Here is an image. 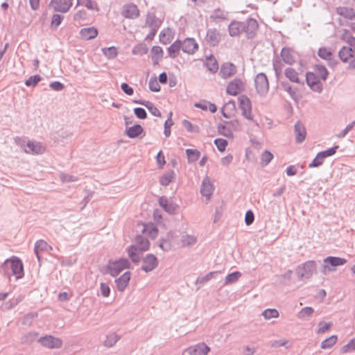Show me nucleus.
<instances>
[{
	"instance_id": "obj_1",
	"label": "nucleus",
	"mask_w": 355,
	"mask_h": 355,
	"mask_svg": "<svg viewBox=\"0 0 355 355\" xmlns=\"http://www.w3.org/2000/svg\"><path fill=\"white\" fill-rule=\"evenodd\" d=\"M150 248V242L143 235L138 234L135 238V243L126 248L128 257L134 263H138L141 261L144 252L148 251Z\"/></svg>"
},
{
	"instance_id": "obj_2",
	"label": "nucleus",
	"mask_w": 355,
	"mask_h": 355,
	"mask_svg": "<svg viewBox=\"0 0 355 355\" xmlns=\"http://www.w3.org/2000/svg\"><path fill=\"white\" fill-rule=\"evenodd\" d=\"M131 263L127 258H120L116 260L110 259L105 267V273L109 274L112 277H116L123 270L129 269Z\"/></svg>"
},
{
	"instance_id": "obj_3",
	"label": "nucleus",
	"mask_w": 355,
	"mask_h": 355,
	"mask_svg": "<svg viewBox=\"0 0 355 355\" xmlns=\"http://www.w3.org/2000/svg\"><path fill=\"white\" fill-rule=\"evenodd\" d=\"M257 21L252 17H248L241 21V34L244 33L247 39H253L258 31Z\"/></svg>"
},
{
	"instance_id": "obj_4",
	"label": "nucleus",
	"mask_w": 355,
	"mask_h": 355,
	"mask_svg": "<svg viewBox=\"0 0 355 355\" xmlns=\"http://www.w3.org/2000/svg\"><path fill=\"white\" fill-rule=\"evenodd\" d=\"M316 270V263L314 261H307L296 268V274L300 279L310 278Z\"/></svg>"
},
{
	"instance_id": "obj_5",
	"label": "nucleus",
	"mask_w": 355,
	"mask_h": 355,
	"mask_svg": "<svg viewBox=\"0 0 355 355\" xmlns=\"http://www.w3.org/2000/svg\"><path fill=\"white\" fill-rule=\"evenodd\" d=\"M254 85L257 94L260 96H265L269 90V82L266 73L261 72L254 78Z\"/></svg>"
},
{
	"instance_id": "obj_6",
	"label": "nucleus",
	"mask_w": 355,
	"mask_h": 355,
	"mask_svg": "<svg viewBox=\"0 0 355 355\" xmlns=\"http://www.w3.org/2000/svg\"><path fill=\"white\" fill-rule=\"evenodd\" d=\"M8 261V268L10 270V272H12L13 275L16 276V279H19L24 277V265L21 260L18 258L13 257L10 259H7Z\"/></svg>"
},
{
	"instance_id": "obj_7",
	"label": "nucleus",
	"mask_w": 355,
	"mask_h": 355,
	"mask_svg": "<svg viewBox=\"0 0 355 355\" xmlns=\"http://www.w3.org/2000/svg\"><path fill=\"white\" fill-rule=\"evenodd\" d=\"M40 343L43 347L49 349H59L62 346V340L60 338H55L51 335H46L38 339Z\"/></svg>"
},
{
	"instance_id": "obj_8",
	"label": "nucleus",
	"mask_w": 355,
	"mask_h": 355,
	"mask_svg": "<svg viewBox=\"0 0 355 355\" xmlns=\"http://www.w3.org/2000/svg\"><path fill=\"white\" fill-rule=\"evenodd\" d=\"M239 108L242 111V115L250 121L253 120L252 115V104L250 98L245 95H241L239 97Z\"/></svg>"
},
{
	"instance_id": "obj_9",
	"label": "nucleus",
	"mask_w": 355,
	"mask_h": 355,
	"mask_svg": "<svg viewBox=\"0 0 355 355\" xmlns=\"http://www.w3.org/2000/svg\"><path fill=\"white\" fill-rule=\"evenodd\" d=\"M143 265L141 270L145 272H149L154 270L158 266L159 261L157 258L153 254H148L142 259Z\"/></svg>"
},
{
	"instance_id": "obj_10",
	"label": "nucleus",
	"mask_w": 355,
	"mask_h": 355,
	"mask_svg": "<svg viewBox=\"0 0 355 355\" xmlns=\"http://www.w3.org/2000/svg\"><path fill=\"white\" fill-rule=\"evenodd\" d=\"M306 82L308 86L314 92H321L322 91V85L320 78L314 72L308 71L306 73Z\"/></svg>"
},
{
	"instance_id": "obj_11",
	"label": "nucleus",
	"mask_w": 355,
	"mask_h": 355,
	"mask_svg": "<svg viewBox=\"0 0 355 355\" xmlns=\"http://www.w3.org/2000/svg\"><path fill=\"white\" fill-rule=\"evenodd\" d=\"M210 348L205 343H200L186 349L182 355H207Z\"/></svg>"
},
{
	"instance_id": "obj_12",
	"label": "nucleus",
	"mask_w": 355,
	"mask_h": 355,
	"mask_svg": "<svg viewBox=\"0 0 355 355\" xmlns=\"http://www.w3.org/2000/svg\"><path fill=\"white\" fill-rule=\"evenodd\" d=\"M159 205L163 209L170 214H175L179 208L178 205L173 200H169L166 196H161L159 200Z\"/></svg>"
},
{
	"instance_id": "obj_13",
	"label": "nucleus",
	"mask_w": 355,
	"mask_h": 355,
	"mask_svg": "<svg viewBox=\"0 0 355 355\" xmlns=\"http://www.w3.org/2000/svg\"><path fill=\"white\" fill-rule=\"evenodd\" d=\"M243 90V83L240 78H235L230 81L226 88L227 93L232 96H236Z\"/></svg>"
},
{
	"instance_id": "obj_14",
	"label": "nucleus",
	"mask_w": 355,
	"mask_h": 355,
	"mask_svg": "<svg viewBox=\"0 0 355 355\" xmlns=\"http://www.w3.org/2000/svg\"><path fill=\"white\" fill-rule=\"evenodd\" d=\"M182 50L189 55L194 54L198 49V44L192 37H187L182 41Z\"/></svg>"
},
{
	"instance_id": "obj_15",
	"label": "nucleus",
	"mask_w": 355,
	"mask_h": 355,
	"mask_svg": "<svg viewBox=\"0 0 355 355\" xmlns=\"http://www.w3.org/2000/svg\"><path fill=\"white\" fill-rule=\"evenodd\" d=\"M205 41L210 46H217L220 41V35L216 28H209L207 31Z\"/></svg>"
},
{
	"instance_id": "obj_16",
	"label": "nucleus",
	"mask_w": 355,
	"mask_h": 355,
	"mask_svg": "<svg viewBox=\"0 0 355 355\" xmlns=\"http://www.w3.org/2000/svg\"><path fill=\"white\" fill-rule=\"evenodd\" d=\"M52 250V247L47 243L45 241L40 239L35 242L34 246V252L37 257L39 263H41L42 257L41 253L43 252H48Z\"/></svg>"
},
{
	"instance_id": "obj_17",
	"label": "nucleus",
	"mask_w": 355,
	"mask_h": 355,
	"mask_svg": "<svg viewBox=\"0 0 355 355\" xmlns=\"http://www.w3.org/2000/svg\"><path fill=\"white\" fill-rule=\"evenodd\" d=\"M347 263V260L344 258L338 257H327L324 259V265L323 267L324 268H328V270H333L334 269L330 268L329 266L331 267H337L339 266H343Z\"/></svg>"
},
{
	"instance_id": "obj_18",
	"label": "nucleus",
	"mask_w": 355,
	"mask_h": 355,
	"mask_svg": "<svg viewBox=\"0 0 355 355\" xmlns=\"http://www.w3.org/2000/svg\"><path fill=\"white\" fill-rule=\"evenodd\" d=\"M280 58H282L284 63L292 65L295 62V57L293 50L290 47H283L280 52Z\"/></svg>"
},
{
	"instance_id": "obj_19",
	"label": "nucleus",
	"mask_w": 355,
	"mask_h": 355,
	"mask_svg": "<svg viewBox=\"0 0 355 355\" xmlns=\"http://www.w3.org/2000/svg\"><path fill=\"white\" fill-rule=\"evenodd\" d=\"M131 278V272L130 271L125 272L119 277L116 278L114 282L119 291L123 292L128 286Z\"/></svg>"
},
{
	"instance_id": "obj_20",
	"label": "nucleus",
	"mask_w": 355,
	"mask_h": 355,
	"mask_svg": "<svg viewBox=\"0 0 355 355\" xmlns=\"http://www.w3.org/2000/svg\"><path fill=\"white\" fill-rule=\"evenodd\" d=\"M26 146L28 149L24 150V152L26 154L41 155L45 151V147L40 142L28 141L26 143Z\"/></svg>"
},
{
	"instance_id": "obj_21",
	"label": "nucleus",
	"mask_w": 355,
	"mask_h": 355,
	"mask_svg": "<svg viewBox=\"0 0 355 355\" xmlns=\"http://www.w3.org/2000/svg\"><path fill=\"white\" fill-rule=\"evenodd\" d=\"M122 15L125 18L136 19L139 15V10L134 3H128L124 6Z\"/></svg>"
},
{
	"instance_id": "obj_22",
	"label": "nucleus",
	"mask_w": 355,
	"mask_h": 355,
	"mask_svg": "<svg viewBox=\"0 0 355 355\" xmlns=\"http://www.w3.org/2000/svg\"><path fill=\"white\" fill-rule=\"evenodd\" d=\"M162 20L157 17L154 12H148L146 15L145 26L158 30L162 24Z\"/></svg>"
},
{
	"instance_id": "obj_23",
	"label": "nucleus",
	"mask_w": 355,
	"mask_h": 355,
	"mask_svg": "<svg viewBox=\"0 0 355 355\" xmlns=\"http://www.w3.org/2000/svg\"><path fill=\"white\" fill-rule=\"evenodd\" d=\"M294 132L295 135V141L300 144L305 140L306 130L304 125L300 121H297L294 125Z\"/></svg>"
},
{
	"instance_id": "obj_24",
	"label": "nucleus",
	"mask_w": 355,
	"mask_h": 355,
	"mask_svg": "<svg viewBox=\"0 0 355 355\" xmlns=\"http://www.w3.org/2000/svg\"><path fill=\"white\" fill-rule=\"evenodd\" d=\"M236 72V67L234 64L230 62L223 64L220 69V75L225 79L234 76Z\"/></svg>"
},
{
	"instance_id": "obj_25",
	"label": "nucleus",
	"mask_w": 355,
	"mask_h": 355,
	"mask_svg": "<svg viewBox=\"0 0 355 355\" xmlns=\"http://www.w3.org/2000/svg\"><path fill=\"white\" fill-rule=\"evenodd\" d=\"M214 191L213 184L211 182L209 177H206L203 179L201 188L200 193L203 196H205L207 199H209L211 196L212 195Z\"/></svg>"
},
{
	"instance_id": "obj_26",
	"label": "nucleus",
	"mask_w": 355,
	"mask_h": 355,
	"mask_svg": "<svg viewBox=\"0 0 355 355\" xmlns=\"http://www.w3.org/2000/svg\"><path fill=\"white\" fill-rule=\"evenodd\" d=\"M133 103L145 106L148 110L155 116L160 117L161 112L155 107L153 103L145 100H133Z\"/></svg>"
},
{
	"instance_id": "obj_27",
	"label": "nucleus",
	"mask_w": 355,
	"mask_h": 355,
	"mask_svg": "<svg viewBox=\"0 0 355 355\" xmlns=\"http://www.w3.org/2000/svg\"><path fill=\"white\" fill-rule=\"evenodd\" d=\"M182 46V40H176L167 48L168 56L173 59L176 58L180 54Z\"/></svg>"
},
{
	"instance_id": "obj_28",
	"label": "nucleus",
	"mask_w": 355,
	"mask_h": 355,
	"mask_svg": "<svg viewBox=\"0 0 355 355\" xmlns=\"http://www.w3.org/2000/svg\"><path fill=\"white\" fill-rule=\"evenodd\" d=\"M80 35L83 40H92L98 35V30L94 26L83 28L80 31Z\"/></svg>"
},
{
	"instance_id": "obj_29",
	"label": "nucleus",
	"mask_w": 355,
	"mask_h": 355,
	"mask_svg": "<svg viewBox=\"0 0 355 355\" xmlns=\"http://www.w3.org/2000/svg\"><path fill=\"white\" fill-rule=\"evenodd\" d=\"M143 132L141 125L135 124L131 127H127L125 133L129 138L134 139L139 137Z\"/></svg>"
},
{
	"instance_id": "obj_30",
	"label": "nucleus",
	"mask_w": 355,
	"mask_h": 355,
	"mask_svg": "<svg viewBox=\"0 0 355 355\" xmlns=\"http://www.w3.org/2000/svg\"><path fill=\"white\" fill-rule=\"evenodd\" d=\"M229 35L231 37H238L241 35V21L233 20L228 26Z\"/></svg>"
},
{
	"instance_id": "obj_31",
	"label": "nucleus",
	"mask_w": 355,
	"mask_h": 355,
	"mask_svg": "<svg viewBox=\"0 0 355 355\" xmlns=\"http://www.w3.org/2000/svg\"><path fill=\"white\" fill-rule=\"evenodd\" d=\"M285 76L291 82L304 85V81H301L299 78V73L297 71L291 67H288L284 71Z\"/></svg>"
},
{
	"instance_id": "obj_32",
	"label": "nucleus",
	"mask_w": 355,
	"mask_h": 355,
	"mask_svg": "<svg viewBox=\"0 0 355 355\" xmlns=\"http://www.w3.org/2000/svg\"><path fill=\"white\" fill-rule=\"evenodd\" d=\"M336 13L347 19H353L355 17V12L353 8L345 6L336 8Z\"/></svg>"
},
{
	"instance_id": "obj_33",
	"label": "nucleus",
	"mask_w": 355,
	"mask_h": 355,
	"mask_svg": "<svg viewBox=\"0 0 355 355\" xmlns=\"http://www.w3.org/2000/svg\"><path fill=\"white\" fill-rule=\"evenodd\" d=\"M207 69L212 73H215L218 70V64L213 55H210L206 58V62L204 64Z\"/></svg>"
},
{
	"instance_id": "obj_34",
	"label": "nucleus",
	"mask_w": 355,
	"mask_h": 355,
	"mask_svg": "<svg viewBox=\"0 0 355 355\" xmlns=\"http://www.w3.org/2000/svg\"><path fill=\"white\" fill-rule=\"evenodd\" d=\"M354 53L352 48L343 46L338 52V56L343 62H347L349 58L354 57Z\"/></svg>"
},
{
	"instance_id": "obj_35",
	"label": "nucleus",
	"mask_w": 355,
	"mask_h": 355,
	"mask_svg": "<svg viewBox=\"0 0 355 355\" xmlns=\"http://www.w3.org/2000/svg\"><path fill=\"white\" fill-rule=\"evenodd\" d=\"M141 232L147 236H149L152 238H155L158 233L157 228L154 226L153 224H144L141 223Z\"/></svg>"
},
{
	"instance_id": "obj_36",
	"label": "nucleus",
	"mask_w": 355,
	"mask_h": 355,
	"mask_svg": "<svg viewBox=\"0 0 355 355\" xmlns=\"http://www.w3.org/2000/svg\"><path fill=\"white\" fill-rule=\"evenodd\" d=\"M73 0H59L56 3L54 8L55 11L67 12L72 6Z\"/></svg>"
},
{
	"instance_id": "obj_37",
	"label": "nucleus",
	"mask_w": 355,
	"mask_h": 355,
	"mask_svg": "<svg viewBox=\"0 0 355 355\" xmlns=\"http://www.w3.org/2000/svg\"><path fill=\"white\" fill-rule=\"evenodd\" d=\"M313 69L315 71L314 73L320 79H322V80H327L328 75H329V71L324 65L320 64H316L314 65Z\"/></svg>"
},
{
	"instance_id": "obj_38",
	"label": "nucleus",
	"mask_w": 355,
	"mask_h": 355,
	"mask_svg": "<svg viewBox=\"0 0 355 355\" xmlns=\"http://www.w3.org/2000/svg\"><path fill=\"white\" fill-rule=\"evenodd\" d=\"M171 31L169 28H164L159 33V42L162 44H169L173 37L171 34Z\"/></svg>"
},
{
	"instance_id": "obj_39",
	"label": "nucleus",
	"mask_w": 355,
	"mask_h": 355,
	"mask_svg": "<svg viewBox=\"0 0 355 355\" xmlns=\"http://www.w3.org/2000/svg\"><path fill=\"white\" fill-rule=\"evenodd\" d=\"M182 247H189L197 243V238L193 235H183L180 239Z\"/></svg>"
},
{
	"instance_id": "obj_40",
	"label": "nucleus",
	"mask_w": 355,
	"mask_h": 355,
	"mask_svg": "<svg viewBox=\"0 0 355 355\" xmlns=\"http://www.w3.org/2000/svg\"><path fill=\"white\" fill-rule=\"evenodd\" d=\"M175 173L173 170L166 171L159 180V182L162 186H168L174 178Z\"/></svg>"
},
{
	"instance_id": "obj_41",
	"label": "nucleus",
	"mask_w": 355,
	"mask_h": 355,
	"mask_svg": "<svg viewBox=\"0 0 355 355\" xmlns=\"http://www.w3.org/2000/svg\"><path fill=\"white\" fill-rule=\"evenodd\" d=\"M8 261L5 260L3 263L0 266V275L4 277L8 282L10 281V278L12 275H13L12 272H10V270L8 268Z\"/></svg>"
},
{
	"instance_id": "obj_42",
	"label": "nucleus",
	"mask_w": 355,
	"mask_h": 355,
	"mask_svg": "<svg viewBox=\"0 0 355 355\" xmlns=\"http://www.w3.org/2000/svg\"><path fill=\"white\" fill-rule=\"evenodd\" d=\"M272 153L269 150H264L260 155V164L261 166H266L273 159Z\"/></svg>"
},
{
	"instance_id": "obj_43",
	"label": "nucleus",
	"mask_w": 355,
	"mask_h": 355,
	"mask_svg": "<svg viewBox=\"0 0 355 355\" xmlns=\"http://www.w3.org/2000/svg\"><path fill=\"white\" fill-rule=\"evenodd\" d=\"M186 154L189 163L197 161L200 157V152L197 149L188 148L186 150Z\"/></svg>"
},
{
	"instance_id": "obj_44",
	"label": "nucleus",
	"mask_w": 355,
	"mask_h": 355,
	"mask_svg": "<svg viewBox=\"0 0 355 355\" xmlns=\"http://www.w3.org/2000/svg\"><path fill=\"white\" fill-rule=\"evenodd\" d=\"M318 55L322 59L328 60L329 62H331L333 58L332 52L326 47H320L318 49ZM329 64H331V63H329Z\"/></svg>"
},
{
	"instance_id": "obj_45",
	"label": "nucleus",
	"mask_w": 355,
	"mask_h": 355,
	"mask_svg": "<svg viewBox=\"0 0 355 355\" xmlns=\"http://www.w3.org/2000/svg\"><path fill=\"white\" fill-rule=\"evenodd\" d=\"M227 124H219L218 125V131L220 135H222L227 138L233 137V133L232 132V128L230 127L227 126Z\"/></svg>"
},
{
	"instance_id": "obj_46",
	"label": "nucleus",
	"mask_w": 355,
	"mask_h": 355,
	"mask_svg": "<svg viewBox=\"0 0 355 355\" xmlns=\"http://www.w3.org/2000/svg\"><path fill=\"white\" fill-rule=\"evenodd\" d=\"M241 276V273L239 271H234L228 274L225 277L224 285H228L236 282Z\"/></svg>"
},
{
	"instance_id": "obj_47",
	"label": "nucleus",
	"mask_w": 355,
	"mask_h": 355,
	"mask_svg": "<svg viewBox=\"0 0 355 355\" xmlns=\"http://www.w3.org/2000/svg\"><path fill=\"white\" fill-rule=\"evenodd\" d=\"M120 339V337L115 333L110 334L106 336L104 340V345L106 347H111Z\"/></svg>"
},
{
	"instance_id": "obj_48",
	"label": "nucleus",
	"mask_w": 355,
	"mask_h": 355,
	"mask_svg": "<svg viewBox=\"0 0 355 355\" xmlns=\"http://www.w3.org/2000/svg\"><path fill=\"white\" fill-rule=\"evenodd\" d=\"M337 341V336L333 335L325 340H324L321 343V348L322 349H329L331 348L332 346H334Z\"/></svg>"
},
{
	"instance_id": "obj_49",
	"label": "nucleus",
	"mask_w": 355,
	"mask_h": 355,
	"mask_svg": "<svg viewBox=\"0 0 355 355\" xmlns=\"http://www.w3.org/2000/svg\"><path fill=\"white\" fill-rule=\"evenodd\" d=\"M281 87L284 91H286V92L288 93V94L291 96V97L293 99L297 98V95H296L297 89H293L292 87V86L288 82L282 81L281 83Z\"/></svg>"
},
{
	"instance_id": "obj_50",
	"label": "nucleus",
	"mask_w": 355,
	"mask_h": 355,
	"mask_svg": "<svg viewBox=\"0 0 355 355\" xmlns=\"http://www.w3.org/2000/svg\"><path fill=\"white\" fill-rule=\"evenodd\" d=\"M266 320L277 318L279 317V311L276 309H267L261 314Z\"/></svg>"
},
{
	"instance_id": "obj_51",
	"label": "nucleus",
	"mask_w": 355,
	"mask_h": 355,
	"mask_svg": "<svg viewBox=\"0 0 355 355\" xmlns=\"http://www.w3.org/2000/svg\"><path fill=\"white\" fill-rule=\"evenodd\" d=\"M210 18L213 20H225L227 19V13L223 10L218 8L212 12Z\"/></svg>"
},
{
	"instance_id": "obj_52",
	"label": "nucleus",
	"mask_w": 355,
	"mask_h": 355,
	"mask_svg": "<svg viewBox=\"0 0 355 355\" xmlns=\"http://www.w3.org/2000/svg\"><path fill=\"white\" fill-rule=\"evenodd\" d=\"M103 53L108 59H114L118 55L117 49L115 46H110L108 48H103Z\"/></svg>"
},
{
	"instance_id": "obj_53",
	"label": "nucleus",
	"mask_w": 355,
	"mask_h": 355,
	"mask_svg": "<svg viewBox=\"0 0 355 355\" xmlns=\"http://www.w3.org/2000/svg\"><path fill=\"white\" fill-rule=\"evenodd\" d=\"M148 48L145 44H139L134 47L132 49V54L143 55L148 53Z\"/></svg>"
},
{
	"instance_id": "obj_54",
	"label": "nucleus",
	"mask_w": 355,
	"mask_h": 355,
	"mask_svg": "<svg viewBox=\"0 0 355 355\" xmlns=\"http://www.w3.org/2000/svg\"><path fill=\"white\" fill-rule=\"evenodd\" d=\"M172 112H170L168 114V117L164 123V134L166 137H168L171 135V128L173 125V122L172 120Z\"/></svg>"
},
{
	"instance_id": "obj_55",
	"label": "nucleus",
	"mask_w": 355,
	"mask_h": 355,
	"mask_svg": "<svg viewBox=\"0 0 355 355\" xmlns=\"http://www.w3.org/2000/svg\"><path fill=\"white\" fill-rule=\"evenodd\" d=\"M314 312V309L310 306L304 307L297 313V318L300 319H304L311 316Z\"/></svg>"
},
{
	"instance_id": "obj_56",
	"label": "nucleus",
	"mask_w": 355,
	"mask_h": 355,
	"mask_svg": "<svg viewBox=\"0 0 355 355\" xmlns=\"http://www.w3.org/2000/svg\"><path fill=\"white\" fill-rule=\"evenodd\" d=\"M324 158L319 152L313 161L309 164V168H316L321 166L324 162Z\"/></svg>"
},
{
	"instance_id": "obj_57",
	"label": "nucleus",
	"mask_w": 355,
	"mask_h": 355,
	"mask_svg": "<svg viewBox=\"0 0 355 355\" xmlns=\"http://www.w3.org/2000/svg\"><path fill=\"white\" fill-rule=\"evenodd\" d=\"M217 273H218V271H213V272H209V273H207L206 275H205L203 277H199L197 278L196 284H204L206 282H209L211 278H213L214 275H216Z\"/></svg>"
},
{
	"instance_id": "obj_58",
	"label": "nucleus",
	"mask_w": 355,
	"mask_h": 355,
	"mask_svg": "<svg viewBox=\"0 0 355 355\" xmlns=\"http://www.w3.org/2000/svg\"><path fill=\"white\" fill-rule=\"evenodd\" d=\"M42 80V77L40 75L31 76L25 81V85L27 87H35L37 83Z\"/></svg>"
},
{
	"instance_id": "obj_59",
	"label": "nucleus",
	"mask_w": 355,
	"mask_h": 355,
	"mask_svg": "<svg viewBox=\"0 0 355 355\" xmlns=\"http://www.w3.org/2000/svg\"><path fill=\"white\" fill-rule=\"evenodd\" d=\"M64 16L60 14H54L51 18V25L54 29H56L62 23Z\"/></svg>"
},
{
	"instance_id": "obj_60",
	"label": "nucleus",
	"mask_w": 355,
	"mask_h": 355,
	"mask_svg": "<svg viewBox=\"0 0 355 355\" xmlns=\"http://www.w3.org/2000/svg\"><path fill=\"white\" fill-rule=\"evenodd\" d=\"M342 39L345 40L348 44V48H352V50L355 51V37L354 36L351 35L348 33H346L343 35Z\"/></svg>"
},
{
	"instance_id": "obj_61",
	"label": "nucleus",
	"mask_w": 355,
	"mask_h": 355,
	"mask_svg": "<svg viewBox=\"0 0 355 355\" xmlns=\"http://www.w3.org/2000/svg\"><path fill=\"white\" fill-rule=\"evenodd\" d=\"M149 89L153 92L160 91V85H159L156 76L151 77L149 80Z\"/></svg>"
},
{
	"instance_id": "obj_62",
	"label": "nucleus",
	"mask_w": 355,
	"mask_h": 355,
	"mask_svg": "<svg viewBox=\"0 0 355 355\" xmlns=\"http://www.w3.org/2000/svg\"><path fill=\"white\" fill-rule=\"evenodd\" d=\"M355 350V338H352L349 342L342 347L341 353H347Z\"/></svg>"
},
{
	"instance_id": "obj_63",
	"label": "nucleus",
	"mask_w": 355,
	"mask_h": 355,
	"mask_svg": "<svg viewBox=\"0 0 355 355\" xmlns=\"http://www.w3.org/2000/svg\"><path fill=\"white\" fill-rule=\"evenodd\" d=\"M214 144L220 152H223L228 144L227 141L226 139L221 138L216 139L214 140Z\"/></svg>"
},
{
	"instance_id": "obj_64",
	"label": "nucleus",
	"mask_w": 355,
	"mask_h": 355,
	"mask_svg": "<svg viewBox=\"0 0 355 355\" xmlns=\"http://www.w3.org/2000/svg\"><path fill=\"white\" fill-rule=\"evenodd\" d=\"M37 317V313L31 312L27 313L23 318L22 324L24 325H31L33 320Z\"/></svg>"
}]
</instances>
